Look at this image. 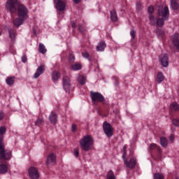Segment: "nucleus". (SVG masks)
Returning <instances> with one entry per match:
<instances>
[{
    "mask_svg": "<svg viewBox=\"0 0 179 179\" xmlns=\"http://www.w3.org/2000/svg\"><path fill=\"white\" fill-rule=\"evenodd\" d=\"M158 15L159 16H161L162 18H158L155 20V17H153L152 15H150L149 17V20L150 22V24H152V26L157 24V26H159V27H162V26L164 24V20H167V19H169V16L170 15V13L169 11V7L167 6H165L162 10L158 11Z\"/></svg>",
    "mask_w": 179,
    "mask_h": 179,
    "instance_id": "f257e3e1",
    "label": "nucleus"
},
{
    "mask_svg": "<svg viewBox=\"0 0 179 179\" xmlns=\"http://www.w3.org/2000/svg\"><path fill=\"white\" fill-rule=\"evenodd\" d=\"M27 13H29V10H27V8L24 6V5H20L18 6V17L16 18L13 23L16 27H19V26H21V24H23V22L27 19Z\"/></svg>",
    "mask_w": 179,
    "mask_h": 179,
    "instance_id": "f03ea898",
    "label": "nucleus"
},
{
    "mask_svg": "<svg viewBox=\"0 0 179 179\" xmlns=\"http://www.w3.org/2000/svg\"><path fill=\"white\" fill-rule=\"evenodd\" d=\"M93 143H94V141L93 140V138L90 135L85 136L80 141V148L85 152H89V150L92 149Z\"/></svg>",
    "mask_w": 179,
    "mask_h": 179,
    "instance_id": "7ed1b4c3",
    "label": "nucleus"
},
{
    "mask_svg": "<svg viewBox=\"0 0 179 179\" xmlns=\"http://www.w3.org/2000/svg\"><path fill=\"white\" fill-rule=\"evenodd\" d=\"M12 157V152L10 151L3 150V142L2 138H0V159L8 160Z\"/></svg>",
    "mask_w": 179,
    "mask_h": 179,
    "instance_id": "20e7f679",
    "label": "nucleus"
},
{
    "mask_svg": "<svg viewBox=\"0 0 179 179\" xmlns=\"http://www.w3.org/2000/svg\"><path fill=\"white\" fill-rule=\"evenodd\" d=\"M17 4V0H8L6 3V8L10 13H15L16 12Z\"/></svg>",
    "mask_w": 179,
    "mask_h": 179,
    "instance_id": "39448f33",
    "label": "nucleus"
},
{
    "mask_svg": "<svg viewBox=\"0 0 179 179\" xmlns=\"http://www.w3.org/2000/svg\"><path fill=\"white\" fill-rule=\"evenodd\" d=\"M91 98L94 103L104 101V96L99 92H91Z\"/></svg>",
    "mask_w": 179,
    "mask_h": 179,
    "instance_id": "423d86ee",
    "label": "nucleus"
},
{
    "mask_svg": "<svg viewBox=\"0 0 179 179\" xmlns=\"http://www.w3.org/2000/svg\"><path fill=\"white\" fill-rule=\"evenodd\" d=\"M103 131L108 138L113 136V127L111 124L107 122H104L103 124Z\"/></svg>",
    "mask_w": 179,
    "mask_h": 179,
    "instance_id": "0eeeda50",
    "label": "nucleus"
},
{
    "mask_svg": "<svg viewBox=\"0 0 179 179\" xmlns=\"http://www.w3.org/2000/svg\"><path fill=\"white\" fill-rule=\"evenodd\" d=\"M122 157L124 160V164L126 166V167H128V169H135V166H136V159L132 157L128 162L127 159H125V155H122Z\"/></svg>",
    "mask_w": 179,
    "mask_h": 179,
    "instance_id": "6e6552de",
    "label": "nucleus"
},
{
    "mask_svg": "<svg viewBox=\"0 0 179 179\" xmlns=\"http://www.w3.org/2000/svg\"><path fill=\"white\" fill-rule=\"evenodd\" d=\"M55 8L59 12L65 10L66 7V3L62 0H54Z\"/></svg>",
    "mask_w": 179,
    "mask_h": 179,
    "instance_id": "1a4fd4ad",
    "label": "nucleus"
},
{
    "mask_svg": "<svg viewBox=\"0 0 179 179\" xmlns=\"http://www.w3.org/2000/svg\"><path fill=\"white\" fill-rule=\"evenodd\" d=\"M29 176L31 179H38L40 178V173L34 166L30 167L28 170Z\"/></svg>",
    "mask_w": 179,
    "mask_h": 179,
    "instance_id": "9d476101",
    "label": "nucleus"
},
{
    "mask_svg": "<svg viewBox=\"0 0 179 179\" xmlns=\"http://www.w3.org/2000/svg\"><path fill=\"white\" fill-rule=\"evenodd\" d=\"M72 87V84H71V79L68 76L63 77V88L65 92H69Z\"/></svg>",
    "mask_w": 179,
    "mask_h": 179,
    "instance_id": "9b49d317",
    "label": "nucleus"
},
{
    "mask_svg": "<svg viewBox=\"0 0 179 179\" xmlns=\"http://www.w3.org/2000/svg\"><path fill=\"white\" fill-rule=\"evenodd\" d=\"M45 71V66H44L43 64L41 65L39 67L37 68L35 73L34 74V78L37 79L40 78V76L43 75Z\"/></svg>",
    "mask_w": 179,
    "mask_h": 179,
    "instance_id": "f8f14e48",
    "label": "nucleus"
},
{
    "mask_svg": "<svg viewBox=\"0 0 179 179\" xmlns=\"http://www.w3.org/2000/svg\"><path fill=\"white\" fill-rule=\"evenodd\" d=\"M159 62L164 68L169 66V56L167 55H162L159 57Z\"/></svg>",
    "mask_w": 179,
    "mask_h": 179,
    "instance_id": "ddd939ff",
    "label": "nucleus"
},
{
    "mask_svg": "<svg viewBox=\"0 0 179 179\" xmlns=\"http://www.w3.org/2000/svg\"><path fill=\"white\" fill-rule=\"evenodd\" d=\"M49 120L52 124L57 122L58 117L57 116V113H55V112H52L49 116Z\"/></svg>",
    "mask_w": 179,
    "mask_h": 179,
    "instance_id": "4468645a",
    "label": "nucleus"
},
{
    "mask_svg": "<svg viewBox=\"0 0 179 179\" xmlns=\"http://www.w3.org/2000/svg\"><path fill=\"white\" fill-rule=\"evenodd\" d=\"M56 160L55 155L54 154H50L48 155V159H47V164H51V163H55Z\"/></svg>",
    "mask_w": 179,
    "mask_h": 179,
    "instance_id": "2eb2a0df",
    "label": "nucleus"
},
{
    "mask_svg": "<svg viewBox=\"0 0 179 179\" xmlns=\"http://www.w3.org/2000/svg\"><path fill=\"white\" fill-rule=\"evenodd\" d=\"M106 43L103 41L100 42L96 46V51H104V48H106Z\"/></svg>",
    "mask_w": 179,
    "mask_h": 179,
    "instance_id": "dca6fc26",
    "label": "nucleus"
},
{
    "mask_svg": "<svg viewBox=\"0 0 179 179\" xmlns=\"http://www.w3.org/2000/svg\"><path fill=\"white\" fill-rule=\"evenodd\" d=\"M171 6L172 8L177 10L179 8L178 0H171Z\"/></svg>",
    "mask_w": 179,
    "mask_h": 179,
    "instance_id": "f3484780",
    "label": "nucleus"
},
{
    "mask_svg": "<svg viewBox=\"0 0 179 179\" xmlns=\"http://www.w3.org/2000/svg\"><path fill=\"white\" fill-rule=\"evenodd\" d=\"M61 78V75L57 71H55L52 73V80H58Z\"/></svg>",
    "mask_w": 179,
    "mask_h": 179,
    "instance_id": "a211bd4d",
    "label": "nucleus"
},
{
    "mask_svg": "<svg viewBox=\"0 0 179 179\" xmlns=\"http://www.w3.org/2000/svg\"><path fill=\"white\" fill-rule=\"evenodd\" d=\"M164 80V76L163 75V73L159 72L157 75V82L158 83H162Z\"/></svg>",
    "mask_w": 179,
    "mask_h": 179,
    "instance_id": "6ab92c4d",
    "label": "nucleus"
},
{
    "mask_svg": "<svg viewBox=\"0 0 179 179\" xmlns=\"http://www.w3.org/2000/svg\"><path fill=\"white\" fill-rule=\"evenodd\" d=\"M110 19L113 20V22H117L118 20V17H117V13L114 10L110 11Z\"/></svg>",
    "mask_w": 179,
    "mask_h": 179,
    "instance_id": "aec40b11",
    "label": "nucleus"
},
{
    "mask_svg": "<svg viewBox=\"0 0 179 179\" xmlns=\"http://www.w3.org/2000/svg\"><path fill=\"white\" fill-rule=\"evenodd\" d=\"M160 144L163 148H166L167 145H169V141H167V138L165 137H162L160 138Z\"/></svg>",
    "mask_w": 179,
    "mask_h": 179,
    "instance_id": "412c9836",
    "label": "nucleus"
},
{
    "mask_svg": "<svg viewBox=\"0 0 179 179\" xmlns=\"http://www.w3.org/2000/svg\"><path fill=\"white\" fill-rule=\"evenodd\" d=\"M39 52L41 54H45L47 52V49H45V46L43 43H39V49H38Z\"/></svg>",
    "mask_w": 179,
    "mask_h": 179,
    "instance_id": "4be33fe9",
    "label": "nucleus"
},
{
    "mask_svg": "<svg viewBox=\"0 0 179 179\" xmlns=\"http://www.w3.org/2000/svg\"><path fill=\"white\" fill-rule=\"evenodd\" d=\"M71 69H73V71H79L82 69V65L79 63H76L72 65Z\"/></svg>",
    "mask_w": 179,
    "mask_h": 179,
    "instance_id": "5701e85b",
    "label": "nucleus"
},
{
    "mask_svg": "<svg viewBox=\"0 0 179 179\" xmlns=\"http://www.w3.org/2000/svg\"><path fill=\"white\" fill-rule=\"evenodd\" d=\"M77 80L80 83V85H84L85 83H86V78L83 76H78Z\"/></svg>",
    "mask_w": 179,
    "mask_h": 179,
    "instance_id": "b1692460",
    "label": "nucleus"
},
{
    "mask_svg": "<svg viewBox=\"0 0 179 179\" xmlns=\"http://www.w3.org/2000/svg\"><path fill=\"white\" fill-rule=\"evenodd\" d=\"M6 82L8 86H12V85H13V83H15V78L8 77L6 78Z\"/></svg>",
    "mask_w": 179,
    "mask_h": 179,
    "instance_id": "393cba45",
    "label": "nucleus"
},
{
    "mask_svg": "<svg viewBox=\"0 0 179 179\" xmlns=\"http://www.w3.org/2000/svg\"><path fill=\"white\" fill-rule=\"evenodd\" d=\"M8 172V166L5 164H1L0 165V173L1 174H5V173Z\"/></svg>",
    "mask_w": 179,
    "mask_h": 179,
    "instance_id": "a878e982",
    "label": "nucleus"
},
{
    "mask_svg": "<svg viewBox=\"0 0 179 179\" xmlns=\"http://www.w3.org/2000/svg\"><path fill=\"white\" fill-rule=\"evenodd\" d=\"M170 109L172 110L173 111H178L179 106L176 102H174L172 104H171Z\"/></svg>",
    "mask_w": 179,
    "mask_h": 179,
    "instance_id": "bb28decb",
    "label": "nucleus"
},
{
    "mask_svg": "<svg viewBox=\"0 0 179 179\" xmlns=\"http://www.w3.org/2000/svg\"><path fill=\"white\" fill-rule=\"evenodd\" d=\"M106 179H116L114 172L113 171H109L106 175Z\"/></svg>",
    "mask_w": 179,
    "mask_h": 179,
    "instance_id": "cd10ccee",
    "label": "nucleus"
},
{
    "mask_svg": "<svg viewBox=\"0 0 179 179\" xmlns=\"http://www.w3.org/2000/svg\"><path fill=\"white\" fill-rule=\"evenodd\" d=\"M8 34H9L10 38H11V40L15 39V36H16V32L15 31H13V29H9Z\"/></svg>",
    "mask_w": 179,
    "mask_h": 179,
    "instance_id": "c85d7f7f",
    "label": "nucleus"
},
{
    "mask_svg": "<svg viewBox=\"0 0 179 179\" xmlns=\"http://www.w3.org/2000/svg\"><path fill=\"white\" fill-rule=\"evenodd\" d=\"M6 132V128L5 127H0V138H2V141H3V137L2 135H3Z\"/></svg>",
    "mask_w": 179,
    "mask_h": 179,
    "instance_id": "c756f323",
    "label": "nucleus"
},
{
    "mask_svg": "<svg viewBox=\"0 0 179 179\" xmlns=\"http://www.w3.org/2000/svg\"><path fill=\"white\" fill-rule=\"evenodd\" d=\"M154 179H164V176L161 173H155L154 175Z\"/></svg>",
    "mask_w": 179,
    "mask_h": 179,
    "instance_id": "7c9ffc66",
    "label": "nucleus"
},
{
    "mask_svg": "<svg viewBox=\"0 0 179 179\" xmlns=\"http://www.w3.org/2000/svg\"><path fill=\"white\" fill-rule=\"evenodd\" d=\"M43 119L39 118L35 121V125L40 127V125H43Z\"/></svg>",
    "mask_w": 179,
    "mask_h": 179,
    "instance_id": "2f4dec72",
    "label": "nucleus"
},
{
    "mask_svg": "<svg viewBox=\"0 0 179 179\" xmlns=\"http://www.w3.org/2000/svg\"><path fill=\"white\" fill-rule=\"evenodd\" d=\"M157 34L158 37H163V34H164V33L160 29H157Z\"/></svg>",
    "mask_w": 179,
    "mask_h": 179,
    "instance_id": "473e14b6",
    "label": "nucleus"
},
{
    "mask_svg": "<svg viewBox=\"0 0 179 179\" xmlns=\"http://www.w3.org/2000/svg\"><path fill=\"white\" fill-rule=\"evenodd\" d=\"M172 123L173 124V125H175L176 127H179V120L178 119H175L172 121Z\"/></svg>",
    "mask_w": 179,
    "mask_h": 179,
    "instance_id": "72a5a7b5",
    "label": "nucleus"
},
{
    "mask_svg": "<svg viewBox=\"0 0 179 179\" xmlns=\"http://www.w3.org/2000/svg\"><path fill=\"white\" fill-rule=\"evenodd\" d=\"M154 11H155V8H153V6L148 7V13H153Z\"/></svg>",
    "mask_w": 179,
    "mask_h": 179,
    "instance_id": "f704fd0d",
    "label": "nucleus"
},
{
    "mask_svg": "<svg viewBox=\"0 0 179 179\" xmlns=\"http://www.w3.org/2000/svg\"><path fill=\"white\" fill-rule=\"evenodd\" d=\"M69 60L70 62H73V61H75V56H73V55H70L69 57Z\"/></svg>",
    "mask_w": 179,
    "mask_h": 179,
    "instance_id": "c9c22d12",
    "label": "nucleus"
},
{
    "mask_svg": "<svg viewBox=\"0 0 179 179\" xmlns=\"http://www.w3.org/2000/svg\"><path fill=\"white\" fill-rule=\"evenodd\" d=\"M136 10H141V8H142V4H141L140 2H138V3L136 4Z\"/></svg>",
    "mask_w": 179,
    "mask_h": 179,
    "instance_id": "e433bc0d",
    "label": "nucleus"
},
{
    "mask_svg": "<svg viewBox=\"0 0 179 179\" xmlns=\"http://www.w3.org/2000/svg\"><path fill=\"white\" fill-rule=\"evenodd\" d=\"M157 148V144L156 143H151L150 145V149H156Z\"/></svg>",
    "mask_w": 179,
    "mask_h": 179,
    "instance_id": "4c0bfd02",
    "label": "nucleus"
},
{
    "mask_svg": "<svg viewBox=\"0 0 179 179\" xmlns=\"http://www.w3.org/2000/svg\"><path fill=\"white\" fill-rule=\"evenodd\" d=\"M130 36L132 37V38H135V36H136V32H135V31L131 30V31H130Z\"/></svg>",
    "mask_w": 179,
    "mask_h": 179,
    "instance_id": "58836bf2",
    "label": "nucleus"
},
{
    "mask_svg": "<svg viewBox=\"0 0 179 179\" xmlns=\"http://www.w3.org/2000/svg\"><path fill=\"white\" fill-rule=\"evenodd\" d=\"M76 129H77V127H76V124H72L71 131L75 133V132H76Z\"/></svg>",
    "mask_w": 179,
    "mask_h": 179,
    "instance_id": "ea45409f",
    "label": "nucleus"
},
{
    "mask_svg": "<svg viewBox=\"0 0 179 179\" xmlns=\"http://www.w3.org/2000/svg\"><path fill=\"white\" fill-rule=\"evenodd\" d=\"M83 57L84 58H89V53L87 52H83Z\"/></svg>",
    "mask_w": 179,
    "mask_h": 179,
    "instance_id": "a19ab883",
    "label": "nucleus"
},
{
    "mask_svg": "<svg viewBox=\"0 0 179 179\" xmlns=\"http://www.w3.org/2000/svg\"><path fill=\"white\" fill-rule=\"evenodd\" d=\"M123 156H124V157H125V156H127V147H123Z\"/></svg>",
    "mask_w": 179,
    "mask_h": 179,
    "instance_id": "79ce46f5",
    "label": "nucleus"
},
{
    "mask_svg": "<svg viewBox=\"0 0 179 179\" xmlns=\"http://www.w3.org/2000/svg\"><path fill=\"white\" fill-rule=\"evenodd\" d=\"M5 115L3 113V112H0V121L1 120H3V117Z\"/></svg>",
    "mask_w": 179,
    "mask_h": 179,
    "instance_id": "37998d69",
    "label": "nucleus"
},
{
    "mask_svg": "<svg viewBox=\"0 0 179 179\" xmlns=\"http://www.w3.org/2000/svg\"><path fill=\"white\" fill-rule=\"evenodd\" d=\"M22 62H26L27 61V57H26L25 56H23L22 57Z\"/></svg>",
    "mask_w": 179,
    "mask_h": 179,
    "instance_id": "c03bdc74",
    "label": "nucleus"
},
{
    "mask_svg": "<svg viewBox=\"0 0 179 179\" xmlns=\"http://www.w3.org/2000/svg\"><path fill=\"white\" fill-rule=\"evenodd\" d=\"M74 155L76 156V157H78V156H79V151L76 150L75 152H74Z\"/></svg>",
    "mask_w": 179,
    "mask_h": 179,
    "instance_id": "a18cd8bd",
    "label": "nucleus"
},
{
    "mask_svg": "<svg viewBox=\"0 0 179 179\" xmlns=\"http://www.w3.org/2000/svg\"><path fill=\"white\" fill-rule=\"evenodd\" d=\"M170 139H171V142H174V136H173V135H171V136H170Z\"/></svg>",
    "mask_w": 179,
    "mask_h": 179,
    "instance_id": "49530a36",
    "label": "nucleus"
},
{
    "mask_svg": "<svg viewBox=\"0 0 179 179\" xmlns=\"http://www.w3.org/2000/svg\"><path fill=\"white\" fill-rule=\"evenodd\" d=\"M71 26H72V27H76V23L71 22Z\"/></svg>",
    "mask_w": 179,
    "mask_h": 179,
    "instance_id": "de8ad7c7",
    "label": "nucleus"
},
{
    "mask_svg": "<svg viewBox=\"0 0 179 179\" xmlns=\"http://www.w3.org/2000/svg\"><path fill=\"white\" fill-rule=\"evenodd\" d=\"M73 2L76 3H79V2H80V0H73Z\"/></svg>",
    "mask_w": 179,
    "mask_h": 179,
    "instance_id": "09e8293b",
    "label": "nucleus"
},
{
    "mask_svg": "<svg viewBox=\"0 0 179 179\" xmlns=\"http://www.w3.org/2000/svg\"><path fill=\"white\" fill-rule=\"evenodd\" d=\"M0 36H1V32H0Z\"/></svg>",
    "mask_w": 179,
    "mask_h": 179,
    "instance_id": "8fccbe9b",
    "label": "nucleus"
}]
</instances>
